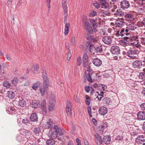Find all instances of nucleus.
Segmentation results:
<instances>
[{
  "label": "nucleus",
  "instance_id": "nucleus-1",
  "mask_svg": "<svg viewBox=\"0 0 145 145\" xmlns=\"http://www.w3.org/2000/svg\"><path fill=\"white\" fill-rule=\"evenodd\" d=\"M53 130L50 131L48 134L49 137L51 139H54L56 138L58 135H62L63 134V132L62 129L59 128L57 125H54L53 127Z\"/></svg>",
  "mask_w": 145,
  "mask_h": 145
},
{
  "label": "nucleus",
  "instance_id": "nucleus-2",
  "mask_svg": "<svg viewBox=\"0 0 145 145\" xmlns=\"http://www.w3.org/2000/svg\"><path fill=\"white\" fill-rule=\"evenodd\" d=\"M89 46V50L91 53L94 54L95 53L97 54H102L103 52V49L101 46H94L92 44L90 43L88 45Z\"/></svg>",
  "mask_w": 145,
  "mask_h": 145
},
{
  "label": "nucleus",
  "instance_id": "nucleus-3",
  "mask_svg": "<svg viewBox=\"0 0 145 145\" xmlns=\"http://www.w3.org/2000/svg\"><path fill=\"white\" fill-rule=\"evenodd\" d=\"M20 133L21 134L18 135L16 137L17 140L20 142L24 140V136H26L30 134L29 131L24 129L21 130Z\"/></svg>",
  "mask_w": 145,
  "mask_h": 145
},
{
  "label": "nucleus",
  "instance_id": "nucleus-4",
  "mask_svg": "<svg viewBox=\"0 0 145 145\" xmlns=\"http://www.w3.org/2000/svg\"><path fill=\"white\" fill-rule=\"evenodd\" d=\"M56 101L54 98H50L48 105V110L49 111L51 112L54 110Z\"/></svg>",
  "mask_w": 145,
  "mask_h": 145
},
{
  "label": "nucleus",
  "instance_id": "nucleus-5",
  "mask_svg": "<svg viewBox=\"0 0 145 145\" xmlns=\"http://www.w3.org/2000/svg\"><path fill=\"white\" fill-rule=\"evenodd\" d=\"M84 26L85 29L87 33L89 34L93 33V30L91 27L90 26V23L88 22H84Z\"/></svg>",
  "mask_w": 145,
  "mask_h": 145
},
{
  "label": "nucleus",
  "instance_id": "nucleus-6",
  "mask_svg": "<svg viewBox=\"0 0 145 145\" xmlns=\"http://www.w3.org/2000/svg\"><path fill=\"white\" fill-rule=\"evenodd\" d=\"M129 2L126 0H123L120 2L121 7L124 10L130 7Z\"/></svg>",
  "mask_w": 145,
  "mask_h": 145
},
{
  "label": "nucleus",
  "instance_id": "nucleus-7",
  "mask_svg": "<svg viewBox=\"0 0 145 145\" xmlns=\"http://www.w3.org/2000/svg\"><path fill=\"white\" fill-rule=\"evenodd\" d=\"M110 51L113 54H117L120 52V49L119 47L116 46H112L111 48Z\"/></svg>",
  "mask_w": 145,
  "mask_h": 145
},
{
  "label": "nucleus",
  "instance_id": "nucleus-8",
  "mask_svg": "<svg viewBox=\"0 0 145 145\" xmlns=\"http://www.w3.org/2000/svg\"><path fill=\"white\" fill-rule=\"evenodd\" d=\"M125 23V22L123 21V19H118L115 22V25L116 27H122L124 25Z\"/></svg>",
  "mask_w": 145,
  "mask_h": 145
},
{
  "label": "nucleus",
  "instance_id": "nucleus-9",
  "mask_svg": "<svg viewBox=\"0 0 145 145\" xmlns=\"http://www.w3.org/2000/svg\"><path fill=\"white\" fill-rule=\"evenodd\" d=\"M53 124V123L52 120L51 119H49L47 122L44 124V126L46 128H50L51 129L54 127Z\"/></svg>",
  "mask_w": 145,
  "mask_h": 145
},
{
  "label": "nucleus",
  "instance_id": "nucleus-10",
  "mask_svg": "<svg viewBox=\"0 0 145 145\" xmlns=\"http://www.w3.org/2000/svg\"><path fill=\"white\" fill-rule=\"evenodd\" d=\"M133 66L134 68L140 69L142 65V62L140 60H136L133 63Z\"/></svg>",
  "mask_w": 145,
  "mask_h": 145
},
{
  "label": "nucleus",
  "instance_id": "nucleus-11",
  "mask_svg": "<svg viewBox=\"0 0 145 145\" xmlns=\"http://www.w3.org/2000/svg\"><path fill=\"white\" fill-rule=\"evenodd\" d=\"M103 42L105 44H109L112 42V39L109 36H105L102 39Z\"/></svg>",
  "mask_w": 145,
  "mask_h": 145
},
{
  "label": "nucleus",
  "instance_id": "nucleus-12",
  "mask_svg": "<svg viewBox=\"0 0 145 145\" xmlns=\"http://www.w3.org/2000/svg\"><path fill=\"white\" fill-rule=\"evenodd\" d=\"M39 69V65L35 64H33L32 66L31 70L33 73L36 74H37Z\"/></svg>",
  "mask_w": 145,
  "mask_h": 145
},
{
  "label": "nucleus",
  "instance_id": "nucleus-13",
  "mask_svg": "<svg viewBox=\"0 0 145 145\" xmlns=\"http://www.w3.org/2000/svg\"><path fill=\"white\" fill-rule=\"evenodd\" d=\"M90 22L91 24L92 25L94 31L96 32L97 31L96 28L97 27V24L98 23L97 20L96 18L95 19L94 18L90 19Z\"/></svg>",
  "mask_w": 145,
  "mask_h": 145
},
{
  "label": "nucleus",
  "instance_id": "nucleus-14",
  "mask_svg": "<svg viewBox=\"0 0 145 145\" xmlns=\"http://www.w3.org/2000/svg\"><path fill=\"white\" fill-rule=\"evenodd\" d=\"M137 118L139 120H145V112L144 111H140L137 114Z\"/></svg>",
  "mask_w": 145,
  "mask_h": 145
},
{
  "label": "nucleus",
  "instance_id": "nucleus-15",
  "mask_svg": "<svg viewBox=\"0 0 145 145\" xmlns=\"http://www.w3.org/2000/svg\"><path fill=\"white\" fill-rule=\"evenodd\" d=\"M136 141L138 144L142 143L145 142V139L144 136L142 135H139L136 139Z\"/></svg>",
  "mask_w": 145,
  "mask_h": 145
},
{
  "label": "nucleus",
  "instance_id": "nucleus-16",
  "mask_svg": "<svg viewBox=\"0 0 145 145\" xmlns=\"http://www.w3.org/2000/svg\"><path fill=\"white\" fill-rule=\"evenodd\" d=\"M41 108L43 111V113L44 114H46V101L45 100H42L41 103Z\"/></svg>",
  "mask_w": 145,
  "mask_h": 145
},
{
  "label": "nucleus",
  "instance_id": "nucleus-17",
  "mask_svg": "<svg viewBox=\"0 0 145 145\" xmlns=\"http://www.w3.org/2000/svg\"><path fill=\"white\" fill-rule=\"evenodd\" d=\"M86 38L87 40L92 42H95L97 40L96 36L94 37L88 34L87 35Z\"/></svg>",
  "mask_w": 145,
  "mask_h": 145
},
{
  "label": "nucleus",
  "instance_id": "nucleus-18",
  "mask_svg": "<svg viewBox=\"0 0 145 145\" xmlns=\"http://www.w3.org/2000/svg\"><path fill=\"white\" fill-rule=\"evenodd\" d=\"M127 27L126 28L127 29H128L129 31H130L131 30L133 31L136 28V25L134 23H131L127 25Z\"/></svg>",
  "mask_w": 145,
  "mask_h": 145
},
{
  "label": "nucleus",
  "instance_id": "nucleus-19",
  "mask_svg": "<svg viewBox=\"0 0 145 145\" xmlns=\"http://www.w3.org/2000/svg\"><path fill=\"white\" fill-rule=\"evenodd\" d=\"M138 52L136 50L135 48L131 49L128 50L127 52V55L128 57H131V55H136Z\"/></svg>",
  "mask_w": 145,
  "mask_h": 145
},
{
  "label": "nucleus",
  "instance_id": "nucleus-20",
  "mask_svg": "<svg viewBox=\"0 0 145 145\" xmlns=\"http://www.w3.org/2000/svg\"><path fill=\"white\" fill-rule=\"evenodd\" d=\"M131 31H129L126 28L122 29L121 31V37L123 38V37L126 36H128L129 35Z\"/></svg>",
  "mask_w": 145,
  "mask_h": 145
},
{
  "label": "nucleus",
  "instance_id": "nucleus-21",
  "mask_svg": "<svg viewBox=\"0 0 145 145\" xmlns=\"http://www.w3.org/2000/svg\"><path fill=\"white\" fill-rule=\"evenodd\" d=\"M107 108L104 106L101 107L99 110V112L100 114L102 115H104L107 112Z\"/></svg>",
  "mask_w": 145,
  "mask_h": 145
},
{
  "label": "nucleus",
  "instance_id": "nucleus-22",
  "mask_svg": "<svg viewBox=\"0 0 145 145\" xmlns=\"http://www.w3.org/2000/svg\"><path fill=\"white\" fill-rule=\"evenodd\" d=\"M114 14L116 16L120 17H123L124 15V12L121 10V9L116 10L114 11Z\"/></svg>",
  "mask_w": 145,
  "mask_h": 145
},
{
  "label": "nucleus",
  "instance_id": "nucleus-23",
  "mask_svg": "<svg viewBox=\"0 0 145 145\" xmlns=\"http://www.w3.org/2000/svg\"><path fill=\"white\" fill-rule=\"evenodd\" d=\"M93 63L97 67L100 66L102 64V61L100 59L97 58H95L92 61Z\"/></svg>",
  "mask_w": 145,
  "mask_h": 145
},
{
  "label": "nucleus",
  "instance_id": "nucleus-24",
  "mask_svg": "<svg viewBox=\"0 0 145 145\" xmlns=\"http://www.w3.org/2000/svg\"><path fill=\"white\" fill-rule=\"evenodd\" d=\"M48 88H46V86L42 85L39 87V91L41 96L44 95Z\"/></svg>",
  "mask_w": 145,
  "mask_h": 145
},
{
  "label": "nucleus",
  "instance_id": "nucleus-25",
  "mask_svg": "<svg viewBox=\"0 0 145 145\" xmlns=\"http://www.w3.org/2000/svg\"><path fill=\"white\" fill-rule=\"evenodd\" d=\"M103 141L106 144H110L111 141V138L110 136L108 135L104 136L103 138Z\"/></svg>",
  "mask_w": 145,
  "mask_h": 145
},
{
  "label": "nucleus",
  "instance_id": "nucleus-26",
  "mask_svg": "<svg viewBox=\"0 0 145 145\" xmlns=\"http://www.w3.org/2000/svg\"><path fill=\"white\" fill-rule=\"evenodd\" d=\"M33 132L35 136L39 137L41 135V129L39 127L35 128L33 130Z\"/></svg>",
  "mask_w": 145,
  "mask_h": 145
},
{
  "label": "nucleus",
  "instance_id": "nucleus-27",
  "mask_svg": "<svg viewBox=\"0 0 145 145\" xmlns=\"http://www.w3.org/2000/svg\"><path fill=\"white\" fill-rule=\"evenodd\" d=\"M107 125L108 123L106 122L102 123L101 126L99 127L100 131V132L102 133L104 130L107 127Z\"/></svg>",
  "mask_w": 145,
  "mask_h": 145
},
{
  "label": "nucleus",
  "instance_id": "nucleus-28",
  "mask_svg": "<svg viewBox=\"0 0 145 145\" xmlns=\"http://www.w3.org/2000/svg\"><path fill=\"white\" fill-rule=\"evenodd\" d=\"M125 17L126 20L127 21H131L134 19L133 15L130 14L125 15Z\"/></svg>",
  "mask_w": 145,
  "mask_h": 145
},
{
  "label": "nucleus",
  "instance_id": "nucleus-29",
  "mask_svg": "<svg viewBox=\"0 0 145 145\" xmlns=\"http://www.w3.org/2000/svg\"><path fill=\"white\" fill-rule=\"evenodd\" d=\"M30 118L31 121L35 122L37 121L38 118L36 114L33 113L31 115Z\"/></svg>",
  "mask_w": 145,
  "mask_h": 145
},
{
  "label": "nucleus",
  "instance_id": "nucleus-30",
  "mask_svg": "<svg viewBox=\"0 0 145 145\" xmlns=\"http://www.w3.org/2000/svg\"><path fill=\"white\" fill-rule=\"evenodd\" d=\"M67 0H63L62 2V6L64 10V12H68V9L67 5Z\"/></svg>",
  "mask_w": 145,
  "mask_h": 145
},
{
  "label": "nucleus",
  "instance_id": "nucleus-31",
  "mask_svg": "<svg viewBox=\"0 0 145 145\" xmlns=\"http://www.w3.org/2000/svg\"><path fill=\"white\" fill-rule=\"evenodd\" d=\"M95 142L97 143L99 141L100 144L102 142V140L101 137L98 134H96L94 135Z\"/></svg>",
  "mask_w": 145,
  "mask_h": 145
},
{
  "label": "nucleus",
  "instance_id": "nucleus-32",
  "mask_svg": "<svg viewBox=\"0 0 145 145\" xmlns=\"http://www.w3.org/2000/svg\"><path fill=\"white\" fill-rule=\"evenodd\" d=\"M41 82L40 81H37L34 83L32 86V89L35 91H36L40 85Z\"/></svg>",
  "mask_w": 145,
  "mask_h": 145
},
{
  "label": "nucleus",
  "instance_id": "nucleus-33",
  "mask_svg": "<svg viewBox=\"0 0 145 145\" xmlns=\"http://www.w3.org/2000/svg\"><path fill=\"white\" fill-rule=\"evenodd\" d=\"M43 86H46V88H48L49 86V80L48 77L43 78Z\"/></svg>",
  "mask_w": 145,
  "mask_h": 145
},
{
  "label": "nucleus",
  "instance_id": "nucleus-34",
  "mask_svg": "<svg viewBox=\"0 0 145 145\" xmlns=\"http://www.w3.org/2000/svg\"><path fill=\"white\" fill-rule=\"evenodd\" d=\"M85 101L86 104L88 105H89L90 103L91 102V101L92 100L87 95L85 96Z\"/></svg>",
  "mask_w": 145,
  "mask_h": 145
},
{
  "label": "nucleus",
  "instance_id": "nucleus-35",
  "mask_svg": "<svg viewBox=\"0 0 145 145\" xmlns=\"http://www.w3.org/2000/svg\"><path fill=\"white\" fill-rule=\"evenodd\" d=\"M70 44L72 46H75L76 45V40L74 35H73L72 36Z\"/></svg>",
  "mask_w": 145,
  "mask_h": 145
},
{
  "label": "nucleus",
  "instance_id": "nucleus-36",
  "mask_svg": "<svg viewBox=\"0 0 145 145\" xmlns=\"http://www.w3.org/2000/svg\"><path fill=\"white\" fill-rule=\"evenodd\" d=\"M99 13L101 15L103 16V17L109 15L110 14V13L109 11L104 10H101Z\"/></svg>",
  "mask_w": 145,
  "mask_h": 145
},
{
  "label": "nucleus",
  "instance_id": "nucleus-37",
  "mask_svg": "<svg viewBox=\"0 0 145 145\" xmlns=\"http://www.w3.org/2000/svg\"><path fill=\"white\" fill-rule=\"evenodd\" d=\"M7 94L8 97L10 99H12L15 96L14 93L11 91H8Z\"/></svg>",
  "mask_w": 145,
  "mask_h": 145
},
{
  "label": "nucleus",
  "instance_id": "nucleus-38",
  "mask_svg": "<svg viewBox=\"0 0 145 145\" xmlns=\"http://www.w3.org/2000/svg\"><path fill=\"white\" fill-rule=\"evenodd\" d=\"M26 105V102L23 99L20 100L18 102V105L21 107H24Z\"/></svg>",
  "mask_w": 145,
  "mask_h": 145
},
{
  "label": "nucleus",
  "instance_id": "nucleus-39",
  "mask_svg": "<svg viewBox=\"0 0 145 145\" xmlns=\"http://www.w3.org/2000/svg\"><path fill=\"white\" fill-rule=\"evenodd\" d=\"M70 24L69 23H66L65 25V29L64 34L65 35H67L69 32V27Z\"/></svg>",
  "mask_w": 145,
  "mask_h": 145
},
{
  "label": "nucleus",
  "instance_id": "nucleus-40",
  "mask_svg": "<svg viewBox=\"0 0 145 145\" xmlns=\"http://www.w3.org/2000/svg\"><path fill=\"white\" fill-rule=\"evenodd\" d=\"M99 3L101 5L104 6L106 7L107 5V4L106 0H99Z\"/></svg>",
  "mask_w": 145,
  "mask_h": 145
},
{
  "label": "nucleus",
  "instance_id": "nucleus-41",
  "mask_svg": "<svg viewBox=\"0 0 145 145\" xmlns=\"http://www.w3.org/2000/svg\"><path fill=\"white\" fill-rule=\"evenodd\" d=\"M46 143L48 145H54L55 144V141L52 139H49L46 141Z\"/></svg>",
  "mask_w": 145,
  "mask_h": 145
},
{
  "label": "nucleus",
  "instance_id": "nucleus-42",
  "mask_svg": "<svg viewBox=\"0 0 145 145\" xmlns=\"http://www.w3.org/2000/svg\"><path fill=\"white\" fill-rule=\"evenodd\" d=\"M97 15V12L96 11L94 10H92L89 14V16L90 17H93L96 16Z\"/></svg>",
  "mask_w": 145,
  "mask_h": 145
},
{
  "label": "nucleus",
  "instance_id": "nucleus-43",
  "mask_svg": "<svg viewBox=\"0 0 145 145\" xmlns=\"http://www.w3.org/2000/svg\"><path fill=\"white\" fill-rule=\"evenodd\" d=\"M131 40L133 41H135L136 42L138 41L139 40L138 39V37L137 35L133 36L132 37H130Z\"/></svg>",
  "mask_w": 145,
  "mask_h": 145
},
{
  "label": "nucleus",
  "instance_id": "nucleus-44",
  "mask_svg": "<svg viewBox=\"0 0 145 145\" xmlns=\"http://www.w3.org/2000/svg\"><path fill=\"white\" fill-rule=\"evenodd\" d=\"M86 78L87 79L89 82L91 83L93 82V81L92 80V79L91 77V76L90 75V73H89L88 74L86 75Z\"/></svg>",
  "mask_w": 145,
  "mask_h": 145
},
{
  "label": "nucleus",
  "instance_id": "nucleus-45",
  "mask_svg": "<svg viewBox=\"0 0 145 145\" xmlns=\"http://www.w3.org/2000/svg\"><path fill=\"white\" fill-rule=\"evenodd\" d=\"M42 78L48 77L47 76L46 72L45 70H42Z\"/></svg>",
  "mask_w": 145,
  "mask_h": 145
},
{
  "label": "nucleus",
  "instance_id": "nucleus-46",
  "mask_svg": "<svg viewBox=\"0 0 145 145\" xmlns=\"http://www.w3.org/2000/svg\"><path fill=\"white\" fill-rule=\"evenodd\" d=\"M29 120L27 118H25L22 120V123L27 125L29 123Z\"/></svg>",
  "mask_w": 145,
  "mask_h": 145
},
{
  "label": "nucleus",
  "instance_id": "nucleus-47",
  "mask_svg": "<svg viewBox=\"0 0 145 145\" xmlns=\"http://www.w3.org/2000/svg\"><path fill=\"white\" fill-rule=\"evenodd\" d=\"M87 109L89 114V116L90 117H92V115L91 114V107L90 106H88L87 107Z\"/></svg>",
  "mask_w": 145,
  "mask_h": 145
},
{
  "label": "nucleus",
  "instance_id": "nucleus-48",
  "mask_svg": "<svg viewBox=\"0 0 145 145\" xmlns=\"http://www.w3.org/2000/svg\"><path fill=\"white\" fill-rule=\"evenodd\" d=\"M38 137L37 138L36 137H35V141H37V142L39 143H40L41 141L43 139L41 137V135H40V136L39 137Z\"/></svg>",
  "mask_w": 145,
  "mask_h": 145
},
{
  "label": "nucleus",
  "instance_id": "nucleus-49",
  "mask_svg": "<svg viewBox=\"0 0 145 145\" xmlns=\"http://www.w3.org/2000/svg\"><path fill=\"white\" fill-rule=\"evenodd\" d=\"M18 81V78L16 77H15L12 80V83L15 86L17 84Z\"/></svg>",
  "mask_w": 145,
  "mask_h": 145
},
{
  "label": "nucleus",
  "instance_id": "nucleus-50",
  "mask_svg": "<svg viewBox=\"0 0 145 145\" xmlns=\"http://www.w3.org/2000/svg\"><path fill=\"white\" fill-rule=\"evenodd\" d=\"M3 86L6 88H9L11 86L10 84L7 81L5 82L3 84Z\"/></svg>",
  "mask_w": 145,
  "mask_h": 145
},
{
  "label": "nucleus",
  "instance_id": "nucleus-51",
  "mask_svg": "<svg viewBox=\"0 0 145 145\" xmlns=\"http://www.w3.org/2000/svg\"><path fill=\"white\" fill-rule=\"evenodd\" d=\"M104 101L107 104L109 105L111 100L109 98L106 97L104 98Z\"/></svg>",
  "mask_w": 145,
  "mask_h": 145
},
{
  "label": "nucleus",
  "instance_id": "nucleus-52",
  "mask_svg": "<svg viewBox=\"0 0 145 145\" xmlns=\"http://www.w3.org/2000/svg\"><path fill=\"white\" fill-rule=\"evenodd\" d=\"M81 59L80 57H78L77 59V65L78 66H80L81 64Z\"/></svg>",
  "mask_w": 145,
  "mask_h": 145
},
{
  "label": "nucleus",
  "instance_id": "nucleus-53",
  "mask_svg": "<svg viewBox=\"0 0 145 145\" xmlns=\"http://www.w3.org/2000/svg\"><path fill=\"white\" fill-rule=\"evenodd\" d=\"M72 104L70 101H68L67 104V107L66 108H72Z\"/></svg>",
  "mask_w": 145,
  "mask_h": 145
},
{
  "label": "nucleus",
  "instance_id": "nucleus-54",
  "mask_svg": "<svg viewBox=\"0 0 145 145\" xmlns=\"http://www.w3.org/2000/svg\"><path fill=\"white\" fill-rule=\"evenodd\" d=\"M72 108H66V110L67 114L68 115L70 116L71 114V110Z\"/></svg>",
  "mask_w": 145,
  "mask_h": 145
},
{
  "label": "nucleus",
  "instance_id": "nucleus-55",
  "mask_svg": "<svg viewBox=\"0 0 145 145\" xmlns=\"http://www.w3.org/2000/svg\"><path fill=\"white\" fill-rule=\"evenodd\" d=\"M116 139L118 141H121L123 140V137L122 136H118L117 137Z\"/></svg>",
  "mask_w": 145,
  "mask_h": 145
},
{
  "label": "nucleus",
  "instance_id": "nucleus-56",
  "mask_svg": "<svg viewBox=\"0 0 145 145\" xmlns=\"http://www.w3.org/2000/svg\"><path fill=\"white\" fill-rule=\"evenodd\" d=\"M68 49L69 50V52L67 56V59L69 61L71 58V52L69 48H68Z\"/></svg>",
  "mask_w": 145,
  "mask_h": 145
},
{
  "label": "nucleus",
  "instance_id": "nucleus-57",
  "mask_svg": "<svg viewBox=\"0 0 145 145\" xmlns=\"http://www.w3.org/2000/svg\"><path fill=\"white\" fill-rule=\"evenodd\" d=\"M64 21L65 23L67 22V16L68 15V12H65L64 13Z\"/></svg>",
  "mask_w": 145,
  "mask_h": 145
},
{
  "label": "nucleus",
  "instance_id": "nucleus-58",
  "mask_svg": "<svg viewBox=\"0 0 145 145\" xmlns=\"http://www.w3.org/2000/svg\"><path fill=\"white\" fill-rule=\"evenodd\" d=\"M73 99L75 101L79 103L80 102L79 98L76 95L74 96Z\"/></svg>",
  "mask_w": 145,
  "mask_h": 145
},
{
  "label": "nucleus",
  "instance_id": "nucleus-59",
  "mask_svg": "<svg viewBox=\"0 0 145 145\" xmlns=\"http://www.w3.org/2000/svg\"><path fill=\"white\" fill-rule=\"evenodd\" d=\"M140 41L142 44L145 45V38H140Z\"/></svg>",
  "mask_w": 145,
  "mask_h": 145
},
{
  "label": "nucleus",
  "instance_id": "nucleus-60",
  "mask_svg": "<svg viewBox=\"0 0 145 145\" xmlns=\"http://www.w3.org/2000/svg\"><path fill=\"white\" fill-rule=\"evenodd\" d=\"M88 55L86 54H84L83 57V61H88Z\"/></svg>",
  "mask_w": 145,
  "mask_h": 145
},
{
  "label": "nucleus",
  "instance_id": "nucleus-61",
  "mask_svg": "<svg viewBox=\"0 0 145 145\" xmlns=\"http://www.w3.org/2000/svg\"><path fill=\"white\" fill-rule=\"evenodd\" d=\"M87 20V16L85 15H83L82 16V22L84 24V22H88Z\"/></svg>",
  "mask_w": 145,
  "mask_h": 145
},
{
  "label": "nucleus",
  "instance_id": "nucleus-62",
  "mask_svg": "<svg viewBox=\"0 0 145 145\" xmlns=\"http://www.w3.org/2000/svg\"><path fill=\"white\" fill-rule=\"evenodd\" d=\"M88 61H83V64L85 67H87L88 66Z\"/></svg>",
  "mask_w": 145,
  "mask_h": 145
},
{
  "label": "nucleus",
  "instance_id": "nucleus-63",
  "mask_svg": "<svg viewBox=\"0 0 145 145\" xmlns=\"http://www.w3.org/2000/svg\"><path fill=\"white\" fill-rule=\"evenodd\" d=\"M91 95H94L95 96L97 95L96 94L97 93L94 90V89L92 88H91Z\"/></svg>",
  "mask_w": 145,
  "mask_h": 145
},
{
  "label": "nucleus",
  "instance_id": "nucleus-64",
  "mask_svg": "<svg viewBox=\"0 0 145 145\" xmlns=\"http://www.w3.org/2000/svg\"><path fill=\"white\" fill-rule=\"evenodd\" d=\"M141 109L143 110H145V103L142 104L140 105Z\"/></svg>",
  "mask_w": 145,
  "mask_h": 145
}]
</instances>
